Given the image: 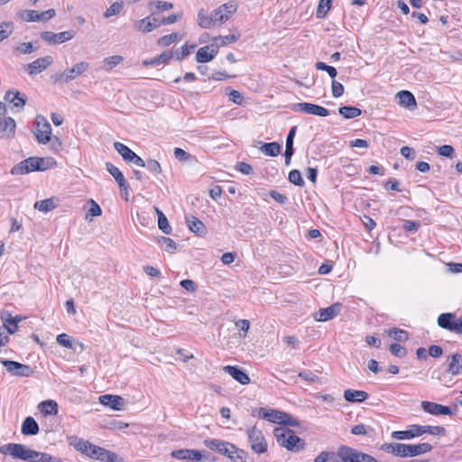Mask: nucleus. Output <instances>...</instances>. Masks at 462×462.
I'll return each mask as SVG.
<instances>
[{
	"label": "nucleus",
	"mask_w": 462,
	"mask_h": 462,
	"mask_svg": "<svg viewBox=\"0 0 462 462\" xmlns=\"http://www.w3.org/2000/svg\"><path fill=\"white\" fill-rule=\"evenodd\" d=\"M5 100L14 104V106L22 108L26 104V97L17 90H8L5 94Z\"/></svg>",
	"instance_id": "nucleus-29"
},
{
	"label": "nucleus",
	"mask_w": 462,
	"mask_h": 462,
	"mask_svg": "<svg viewBox=\"0 0 462 462\" xmlns=\"http://www.w3.org/2000/svg\"><path fill=\"white\" fill-rule=\"evenodd\" d=\"M399 99V104L403 107L414 109L417 106V102L414 96L408 90H402L396 94Z\"/></svg>",
	"instance_id": "nucleus-27"
},
{
	"label": "nucleus",
	"mask_w": 462,
	"mask_h": 462,
	"mask_svg": "<svg viewBox=\"0 0 462 462\" xmlns=\"http://www.w3.org/2000/svg\"><path fill=\"white\" fill-rule=\"evenodd\" d=\"M178 38H179L178 33L172 32V33H170V34H167V35H164V36L159 38L157 41V43L162 47L169 46L171 43L178 41Z\"/></svg>",
	"instance_id": "nucleus-53"
},
{
	"label": "nucleus",
	"mask_w": 462,
	"mask_h": 462,
	"mask_svg": "<svg viewBox=\"0 0 462 462\" xmlns=\"http://www.w3.org/2000/svg\"><path fill=\"white\" fill-rule=\"evenodd\" d=\"M340 308V303H335L328 308L320 309L318 312L315 313L314 319L317 321H327L332 319L338 314Z\"/></svg>",
	"instance_id": "nucleus-20"
},
{
	"label": "nucleus",
	"mask_w": 462,
	"mask_h": 462,
	"mask_svg": "<svg viewBox=\"0 0 462 462\" xmlns=\"http://www.w3.org/2000/svg\"><path fill=\"white\" fill-rule=\"evenodd\" d=\"M172 57H173V53L171 51H163L161 55H159L155 58L143 60V65L144 67H147V66H158L161 64H165Z\"/></svg>",
	"instance_id": "nucleus-33"
},
{
	"label": "nucleus",
	"mask_w": 462,
	"mask_h": 462,
	"mask_svg": "<svg viewBox=\"0 0 462 462\" xmlns=\"http://www.w3.org/2000/svg\"><path fill=\"white\" fill-rule=\"evenodd\" d=\"M0 362L13 375L28 377L33 374L32 368L27 365L7 359H1Z\"/></svg>",
	"instance_id": "nucleus-11"
},
{
	"label": "nucleus",
	"mask_w": 462,
	"mask_h": 462,
	"mask_svg": "<svg viewBox=\"0 0 462 462\" xmlns=\"http://www.w3.org/2000/svg\"><path fill=\"white\" fill-rule=\"evenodd\" d=\"M34 135L39 143L46 144L51 140V126L42 116L36 117V130Z\"/></svg>",
	"instance_id": "nucleus-10"
},
{
	"label": "nucleus",
	"mask_w": 462,
	"mask_h": 462,
	"mask_svg": "<svg viewBox=\"0 0 462 462\" xmlns=\"http://www.w3.org/2000/svg\"><path fill=\"white\" fill-rule=\"evenodd\" d=\"M260 415L262 416L263 419L268 421L282 424V421H284L283 417H286V412L279 411L276 410H266L261 408Z\"/></svg>",
	"instance_id": "nucleus-24"
},
{
	"label": "nucleus",
	"mask_w": 462,
	"mask_h": 462,
	"mask_svg": "<svg viewBox=\"0 0 462 462\" xmlns=\"http://www.w3.org/2000/svg\"><path fill=\"white\" fill-rule=\"evenodd\" d=\"M149 6L151 8L153 7L156 12H161L171 9L173 7V5L170 2L157 0L150 2Z\"/></svg>",
	"instance_id": "nucleus-52"
},
{
	"label": "nucleus",
	"mask_w": 462,
	"mask_h": 462,
	"mask_svg": "<svg viewBox=\"0 0 462 462\" xmlns=\"http://www.w3.org/2000/svg\"><path fill=\"white\" fill-rule=\"evenodd\" d=\"M173 153L175 158L181 162H186L192 159V155L181 148H175Z\"/></svg>",
	"instance_id": "nucleus-56"
},
{
	"label": "nucleus",
	"mask_w": 462,
	"mask_h": 462,
	"mask_svg": "<svg viewBox=\"0 0 462 462\" xmlns=\"http://www.w3.org/2000/svg\"><path fill=\"white\" fill-rule=\"evenodd\" d=\"M71 444L76 448V449L89 457V451L92 448L91 443L83 439H76L75 442H71Z\"/></svg>",
	"instance_id": "nucleus-46"
},
{
	"label": "nucleus",
	"mask_w": 462,
	"mask_h": 462,
	"mask_svg": "<svg viewBox=\"0 0 462 462\" xmlns=\"http://www.w3.org/2000/svg\"><path fill=\"white\" fill-rule=\"evenodd\" d=\"M39 408L44 415H55L58 413V404L52 400L42 402L39 404Z\"/></svg>",
	"instance_id": "nucleus-37"
},
{
	"label": "nucleus",
	"mask_w": 462,
	"mask_h": 462,
	"mask_svg": "<svg viewBox=\"0 0 462 462\" xmlns=\"http://www.w3.org/2000/svg\"><path fill=\"white\" fill-rule=\"evenodd\" d=\"M106 170L115 178L116 181L117 182L120 188V190L124 191L125 194V200H128L127 195L129 185L125 178L124 177L122 171L111 162L106 163Z\"/></svg>",
	"instance_id": "nucleus-16"
},
{
	"label": "nucleus",
	"mask_w": 462,
	"mask_h": 462,
	"mask_svg": "<svg viewBox=\"0 0 462 462\" xmlns=\"http://www.w3.org/2000/svg\"><path fill=\"white\" fill-rule=\"evenodd\" d=\"M432 450V446L430 443H420L417 445L406 444L407 457H416L428 453Z\"/></svg>",
	"instance_id": "nucleus-28"
},
{
	"label": "nucleus",
	"mask_w": 462,
	"mask_h": 462,
	"mask_svg": "<svg viewBox=\"0 0 462 462\" xmlns=\"http://www.w3.org/2000/svg\"><path fill=\"white\" fill-rule=\"evenodd\" d=\"M299 377L302 378L303 380L313 383H322V379L319 376H317L313 372L311 371H302L300 372L298 374Z\"/></svg>",
	"instance_id": "nucleus-49"
},
{
	"label": "nucleus",
	"mask_w": 462,
	"mask_h": 462,
	"mask_svg": "<svg viewBox=\"0 0 462 462\" xmlns=\"http://www.w3.org/2000/svg\"><path fill=\"white\" fill-rule=\"evenodd\" d=\"M159 26V23L152 22V16H147L143 19L137 20L134 23V28L136 31L141 32L143 33L150 32Z\"/></svg>",
	"instance_id": "nucleus-25"
},
{
	"label": "nucleus",
	"mask_w": 462,
	"mask_h": 462,
	"mask_svg": "<svg viewBox=\"0 0 462 462\" xmlns=\"http://www.w3.org/2000/svg\"><path fill=\"white\" fill-rule=\"evenodd\" d=\"M145 167L152 173H160L162 171L161 164L156 160L147 161Z\"/></svg>",
	"instance_id": "nucleus-62"
},
{
	"label": "nucleus",
	"mask_w": 462,
	"mask_h": 462,
	"mask_svg": "<svg viewBox=\"0 0 462 462\" xmlns=\"http://www.w3.org/2000/svg\"><path fill=\"white\" fill-rule=\"evenodd\" d=\"M339 456L342 462H377L372 456L347 446L339 448Z\"/></svg>",
	"instance_id": "nucleus-7"
},
{
	"label": "nucleus",
	"mask_w": 462,
	"mask_h": 462,
	"mask_svg": "<svg viewBox=\"0 0 462 462\" xmlns=\"http://www.w3.org/2000/svg\"><path fill=\"white\" fill-rule=\"evenodd\" d=\"M381 449L386 453L393 454L396 457H406V444L402 443H384Z\"/></svg>",
	"instance_id": "nucleus-23"
},
{
	"label": "nucleus",
	"mask_w": 462,
	"mask_h": 462,
	"mask_svg": "<svg viewBox=\"0 0 462 462\" xmlns=\"http://www.w3.org/2000/svg\"><path fill=\"white\" fill-rule=\"evenodd\" d=\"M236 11V5L232 3L220 5L209 14L202 8L198 13V24L204 29L222 24L229 20Z\"/></svg>",
	"instance_id": "nucleus-1"
},
{
	"label": "nucleus",
	"mask_w": 462,
	"mask_h": 462,
	"mask_svg": "<svg viewBox=\"0 0 462 462\" xmlns=\"http://www.w3.org/2000/svg\"><path fill=\"white\" fill-rule=\"evenodd\" d=\"M29 448L23 444L8 443L0 446V454L10 455L14 458L27 461Z\"/></svg>",
	"instance_id": "nucleus-12"
},
{
	"label": "nucleus",
	"mask_w": 462,
	"mask_h": 462,
	"mask_svg": "<svg viewBox=\"0 0 462 462\" xmlns=\"http://www.w3.org/2000/svg\"><path fill=\"white\" fill-rule=\"evenodd\" d=\"M223 370L241 384H247L250 383L248 374L237 366L226 365L223 367Z\"/></svg>",
	"instance_id": "nucleus-22"
},
{
	"label": "nucleus",
	"mask_w": 462,
	"mask_h": 462,
	"mask_svg": "<svg viewBox=\"0 0 462 462\" xmlns=\"http://www.w3.org/2000/svg\"><path fill=\"white\" fill-rule=\"evenodd\" d=\"M425 433L431 435H445L446 430L441 426L411 425L407 430L393 431L392 433V437L395 439H410Z\"/></svg>",
	"instance_id": "nucleus-4"
},
{
	"label": "nucleus",
	"mask_w": 462,
	"mask_h": 462,
	"mask_svg": "<svg viewBox=\"0 0 462 462\" xmlns=\"http://www.w3.org/2000/svg\"><path fill=\"white\" fill-rule=\"evenodd\" d=\"M172 457L179 460L200 461L202 455L196 449H178L171 452Z\"/></svg>",
	"instance_id": "nucleus-21"
},
{
	"label": "nucleus",
	"mask_w": 462,
	"mask_h": 462,
	"mask_svg": "<svg viewBox=\"0 0 462 462\" xmlns=\"http://www.w3.org/2000/svg\"><path fill=\"white\" fill-rule=\"evenodd\" d=\"M13 32V23L4 22L0 23V42L7 39Z\"/></svg>",
	"instance_id": "nucleus-48"
},
{
	"label": "nucleus",
	"mask_w": 462,
	"mask_h": 462,
	"mask_svg": "<svg viewBox=\"0 0 462 462\" xmlns=\"http://www.w3.org/2000/svg\"><path fill=\"white\" fill-rule=\"evenodd\" d=\"M315 67L317 69L319 70H324L326 71L330 78L332 79H335L337 75V69L332 67V66H328L327 65L326 63L322 62V61H319L315 64Z\"/></svg>",
	"instance_id": "nucleus-54"
},
{
	"label": "nucleus",
	"mask_w": 462,
	"mask_h": 462,
	"mask_svg": "<svg viewBox=\"0 0 462 462\" xmlns=\"http://www.w3.org/2000/svg\"><path fill=\"white\" fill-rule=\"evenodd\" d=\"M158 226L165 235H169L171 233V227L164 214L160 215V219H158Z\"/></svg>",
	"instance_id": "nucleus-55"
},
{
	"label": "nucleus",
	"mask_w": 462,
	"mask_h": 462,
	"mask_svg": "<svg viewBox=\"0 0 462 462\" xmlns=\"http://www.w3.org/2000/svg\"><path fill=\"white\" fill-rule=\"evenodd\" d=\"M296 130H297V127L296 126H293L290 129L289 133H288V135H287V138H286V148H285V152H294V149H293V140H294V137H295V134H296Z\"/></svg>",
	"instance_id": "nucleus-57"
},
{
	"label": "nucleus",
	"mask_w": 462,
	"mask_h": 462,
	"mask_svg": "<svg viewBox=\"0 0 462 462\" xmlns=\"http://www.w3.org/2000/svg\"><path fill=\"white\" fill-rule=\"evenodd\" d=\"M204 444L211 450H217L220 454L227 456L233 462H247V453L236 448L233 444L218 439H206Z\"/></svg>",
	"instance_id": "nucleus-2"
},
{
	"label": "nucleus",
	"mask_w": 462,
	"mask_h": 462,
	"mask_svg": "<svg viewBox=\"0 0 462 462\" xmlns=\"http://www.w3.org/2000/svg\"><path fill=\"white\" fill-rule=\"evenodd\" d=\"M422 410L431 415H453L454 412L448 406H444L436 402L423 401L421 402Z\"/></svg>",
	"instance_id": "nucleus-17"
},
{
	"label": "nucleus",
	"mask_w": 462,
	"mask_h": 462,
	"mask_svg": "<svg viewBox=\"0 0 462 462\" xmlns=\"http://www.w3.org/2000/svg\"><path fill=\"white\" fill-rule=\"evenodd\" d=\"M114 148L127 163L133 158L134 154H135V152H133L128 146L120 142L114 143Z\"/></svg>",
	"instance_id": "nucleus-36"
},
{
	"label": "nucleus",
	"mask_w": 462,
	"mask_h": 462,
	"mask_svg": "<svg viewBox=\"0 0 462 462\" xmlns=\"http://www.w3.org/2000/svg\"><path fill=\"white\" fill-rule=\"evenodd\" d=\"M331 92L334 97H339L344 93V86L340 82L333 79L331 83Z\"/></svg>",
	"instance_id": "nucleus-60"
},
{
	"label": "nucleus",
	"mask_w": 462,
	"mask_h": 462,
	"mask_svg": "<svg viewBox=\"0 0 462 462\" xmlns=\"http://www.w3.org/2000/svg\"><path fill=\"white\" fill-rule=\"evenodd\" d=\"M38 47H34L32 42H23L17 45L14 51L18 55L30 54L35 51Z\"/></svg>",
	"instance_id": "nucleus-42"
},
{
	"label": "nucleus",
	"mask_w": 462,
	"mask_h": 462,
	"mask_svg": "<svg viewBox=\"0 0 462 462\" xmlns=\"http://www.w3.org/2000/svg\"><path fill=\"white\" fill-rule=\"evenodd\" d=\"M50 168L49 159L30 157L14 166L11 170L13 175L26 174L35 171H45Z\"/></svg>",
	"instance_id": "nucleus-5"
},
{
	"label": "nucleus",
	"mask_w": 462,
	"mask_h": 462,
	"mask_svg": "<svg viewBox=\"0 0 462 462\" xmlns=\"http://www.w3.org/2000/svg\"><path fill=\"white\" fill-rule=\"evenodd\" d=\"M187 224L189 226V229L193 232L194 234L202 236L206 235L207 228L202 221H200L196 217L190 216L187 217Z\"/></svg>",
	"instance_id": "nucleus-32"
},
{
	"label": "nucleus",
	"mask_w": 462,
	"mask_h": 462,
	"mask_svg": "<svg viewBox=\"0 0 462 462\" xmlns=\"http://www.w3.org/2000/svg\"><path fill=\"white\" fill-rule=\"evenodd\" d=\"M106 449L100 447L92 445V448L89 451V457L102 461V457H105Z\"/></svg>",
	"instance_id": "nucleus-59"
},
{
	"label": "nucleus",
	"mask_w": 462,
	"mask_h": 462,
	"mask_svg": "<svg viewBox=\"0 0 462 462\" xmlns=\"http://www.w3.org/2000/svg\"><path fill=\"white\" fill-rule=\"evenodd\" d=\"M292 109L294 111H300L306 114L314 115L318 116H328L329 115V111L319 105L311 104V103H297L292 106Z\"/></svg>",
	"instance_id": "nucleus-14"
},
{
	"label": "nucleus",
	"mask_w": 462,
	"mask_h": 462,
	"mask_svg": "<svg viewBox=\"0 0 462 462\" xmlns=\"http://www.w3.org/2000/svg\"><path fill=\"white\" fill-rule=\"evenodd\" d=\"M16 124L14 119L12 117H5L4 123L0 127V133L2 137L6 139H12L15 134Z\"/></svg>",
	"instance_id": "nucleus-30"
},
{
	"label": "nucleus",
	"mask_w": 462,
	"mask_h": 462,
	"mask_svg": "<svg viewBox=\"0 0 462 462\" xmlns=\"http://www.w3.org/2000/svg\"><path fill=\"white\" fill-rule=\"evenodd\" d=\"M99 402L103 405L109 406L115 411L124 410L125 401L119 395L105 394L99 397Z\"/></svg>",
	"instance_id": "nucleus-19"
},
{
	"label": "nucleus",
	"mask_w": 462,
	"mask_h": 462,
	"mask_svg": "<svg viewBox=\"0 0 462 462\" xmlns=\"http://www.w3.org/2000/svg\"><path fill=\"white\" fill-rule=\"evenodd\" d=\"M124 8L123 1L114 2L104 13L105 18H110L111 16L116 15L121 13Z\"/></svg>",
	"instance_id": "nucleus-41"
},
{
	"label": "nucleus",
	"mask_w": 462,
	"mask_h": 462,
	"mask_svg": "<svg viewBox=\"0 0 462 462\" xmlns=\"http://www.w3.org/2000/svg\"><path fill=\"white\" fill-rule=\"evenodd\" d=\"M21 18L25 22H42V13L35 10L23 11Z\"/></svg>",
	"instance_id": "nucleus-43"
},
{
	"label": "nucleus",
	"mask_w": 462,
	"mask_h": 462,
	"mask_svg": "<svg viewBox=\"0 0 462 462\" xmlns=\"http://www.w3.org/2000/svg\"><path fill=\"white\" fill-rule=\"evenodd\" d=\"M39 432V425L32 417H27L22 425L23 435H36Z\"/></svg>",
	"instance_id": "nucleus-34"
},
{
	"label": "nucleus",
	"mask_w": 462,
	"mask_h": 462,
	"mask_svg": "<svg viewBox=\"0 0 462 462\" xmlns=\"http://www.w3.org/2000/svg\"><path fill=\"white\" fill-rule=\"evenodd\" d=\"M57 207L53 198L46 199L35 202L34 208L41 212H49L53 210Z\"/></svg>",
	"instance_id": "nucleus-39"
},
{
	"label": "nucleus",
	"mask_w": 462,
	"mask_h": 462,
	"mask_svg": "<svg viewBox=\"0 0 462 462\" xmlns=\"http://www.w3.org/2000/svg\"><path fill=\"white\" fill-rule=\"evenodd\" d=\"M288 179L291 183L299 187H303L305 184V181L301 177V173L298 170L291 171Z\"/></svg>",
	"instance_id": "nucleus-51"
},
{
	"label": "nucleus",
	"mask_w": 462,
	"mask_h": 462,
	"mask_svg": "<svg viewBox=\"0 0 462 462\" xmlns=\"http://www.w3.org/2000/svg\"><path fill=\"white\" fill-rule=\"evenodd\" d=\"M217 52V46H216V44L211 43L209 45L201 47L196 53V60L199 63H207L212 60Z\"/></svg>",
	"instance_id": "nucleus-18"
},
{
	"label": "nucleus",
	"mask_w": 462,
	"mask_h": 462,
	"mask_svg": "<svg viewBox=\"0 0 462 462\" xmlns=\"http://www.w3.org/2000/svg\"><path fill=\"white\" fill-rule=\"evenodd\" d=\"M38 462H62V460L50 454L41 452Z\"/></svg>",
	"instance_id": "nucleus-64"
},
{
	"label": "nucleus",
	"mask_w": 462,
	"mask_h": 462,
	"mask_svg": "<svg viewBox=\"0 0 462 462\" xmlns=\"http://www.w3.org/2000/svg\"><path fill=\"white\" fill-rule=\"evenodd\" d=\"M248 441L251 448L257 454H263L267 451V442L263 432L255 426L247 430Z\"/></svg>",
	"instance_id": "nucleus-9"
},
{
	"label": "nucleus",
	"mask_w": 462,
	"mask_h": 462,
	"mask_svg": "<svg viewBox=\"0 0 462 462\" xmlns=\"http://www.w3.org/2000/svg\"><path fill=\"white\" fill-rule=\"evenodd\" d=\"M438 154L443 157H452L454 153V148L451 145H441L437 148Z\"/></svg>",
	"instance_id": "nucleus-61"
},
{
	"label": "nucleus",
	"mask_w": 462,
	"mask_h": 462,
	"mask_svg": "<svg viewBox=\"0 0 462 462\" xmlns=\"http://www.w3.org/2000/svg\"><path fill=\"white\" fill-rule=\"evenodd\" d=\"M273 434L278 444L289 451L299 452L304 448V440L290 429L284 427L276 428Z\"/></svg>",
	"instance_id": "nucleus-3"
},
{
	"label": "nucleus",
	"mask_w": 462,
	"mask_h": 462,
	"mask_svg": "<svg viewBox=\"0 0 462 462\" xmlns=\"http://www.w3.org/2000/svg\"><path fill=\"white\" fill-rule=\"evenodd\" d=\"M338 113L344 118L351 119L357 117L361 115L362 111L358 107L351 106H344L339 107Z\"/></svg>",
	"instance_id": "nucleus-38"
},
{
	"label": "nucleus",
	"mask_w": 462,
	"mask_h": 462,
	"mask_svg": "<svg viewBox=\"0 0 462 462\" xmlns=\"http://www.w3.org/2000/svg\"><path fill=\"white\" fill-rule=\"evenodd\" d=\"M389 336L393 337L394 340L398 342H405L409 339L408 333L400 328H392L389 330Z\"/></svg>",
	"instance_id": "nucleus-44"
},
{
	"label": "nucleus",
	"mask_w": 462,
	"mask_h": 462,
	"mask_svg": "<svg viewBox=\"0 0 462 462\" xmlns=\"http://www.w3.org/2000/svg\"><path fill=\"white\" fill-rule=\"evenodd\" d=\"M123 60H124V58L121 55H114V56L107 57L104 60L105 69L106 70H110L114 67H116V65L121 63L123 61Z\"/></svg>",
	"instance_id": "nucleus-50"
},
{
	"label": "nucleus",
	"mask_w": 462,
	"mask_h": 462,
	"mask_svg": "<svg viewBox=\"0 0 462 462\" xmlns=\"http://www.w3.org/2000/svg\"><path fill=\"white\" fill-rule=\"evenodd\" d=\"M260 150L265 155L275 157L281 153L282 146L277 142L265 143L260 147Z\"/></svg>",
	"instance_id": "nucleus-35"
},
{
	"label": "nucleus",
	"mask_w": 462,
	"mask_h": 462,
	"mask_svg": "<svg viewBox=\"0 0 462 462\" xmlns=\"http://www.w3.org/2000/svg\"><path fill=\"white\" fill-rule=\"evenodd\" d=\"M53 62V59L51 56H45L42 58H38L32 62L29 63L25 67V71L30 76H34L40 74L44 69H46L51 63Z\"/></svg>",
	"instance_id": "nucleus-15"
},
{
	"label": "nucleus",
	"mask_w": 462,
	"mask_h": 462,
	"mask_svg": "<svg viewBox=\"0 0 462 462\" xmlns=\"http://www.w3.org/2000/svg\"><path fill=\"white\" fill-rule=\"evenodd\" d=\"M88 69L89 63L87 61H81L76 63L71 69H68L52 75L51 79L54 84H66L86 72Z\"/></svg>",
	"instance_id": "nucleus-6"
},
{
	"label": "nucleus",
	"mask_w": 462,
	"mask_h": 462,
	"mask_svg": "<svg viewBox=\"0 0 462 462\" xmlns=\"http://www.w3.org/2000/svg\"><path fill=\"white\" fill-rule=\"evenodd\" d=\"M56 341L60 346L67 347L69 349L77 350V347L72 343L71 338L65 333L60 334L56 337Z\"/></svg>",
	"instance_id": "nucleus-47"
},
{
	"label": "nucleus",
	"mask_w": 462,
	"mask_h": 462,
	"mask_svg": "<svg viewBox=\"0 0 462 462\" xmlns=\"http://www.w3.org/2000/svg\"><path fill=\"white\" fill-rule=\"evenodd\" d=\"M344 398L348 402H363L368 398L365 391L347 389L344 392Z\"/></svg>",
	"instance_id": "nucleus-31"
},
{
	"label": "nucleus",
	"mask_w": 462,
	"mask_h": 462,
	"mask_svg": "<svg viewBox=\"0 0 462 462\" xmlns=\"http://www.w3.org/2000/svg\"><path fill=\"white\" fill-rule=\"evenodd\" d=\"M438 325L444 329L462 335V319L451 312L442 313L438 317Z\"/></svg>",
	"instance_id": "nucleus-8"
},
{
	"label": "nucleus",
	"mask_w": 462,
	"mask_h": 462,
	"mask_svg": "<svg viewBox=\"0 0 462 462\" xmlns=\"http://www.w3.org/2000/svg\"><path fill=\"white\" fill-rule=\"evenodd\" d=\"M103 462H123L122 457H118L116 453L106 451L105 457H102Z\"/></svg>",
	"instance_id": "nucleus-63"
},
{
	"label": "nucleus",
	"mask_w": 462,
	"mask_h": 462,
	"mask_svg": "<svg viewBox=\"0 0 462 462\" xmlns=\"http://www.w3.org/2000/svg\"><path fill=\"white\" fill-rule=\"evenodd\" d=\"M448 358H450V362L447 367V373L453 376L458 375L462 372V355L456 353Z\"/></svg>",
	"instance_id": "nucleus-26"
},
{
	"label": "nucleus",
	"mask_w": 462,
	"mask_h": 462,
	"mask_svg": "<svg viewBox=\"0 0 462 462\" xmlns=\"http://www.w3.org/2000/svg\"><path fill=\"white\" fill-rule=\"evenodd\" d=\"M237 40H238V36H236L235 34H228L226 36L215 37L213 39L212 43L216 44V46H217V50H218L220 47L236 42Z\"/></svg>",
	"instance_id": "nucleus-40"
},
{
	"label": "nucleus",
	"mask_w": 462,
	"mask_h": 462,
	"mask_svg": "<svg viewBox=\"0 0 462 462\" xmlns=\"http://www.w3.org/2000/svg\"><path fill=\"white\" fill-rule=\"evenodd\" d=\"M390 352L397 357H404L407 354L406 349L400 344L393 343L389 347Z\"/></svg>",
	"instance_id": "nucleus-58"
},
{
	"label": "nucleus",
	"mask_w": 462,
	"mask_h": 462,
	"mask_svg": "<svg viewBox=\"0 0 462 462\" xmlns=\"http://www.w3.org/2000/svg\"><path fill=\"white\" fill-rule=\"evenodd\" d=\"M76 32L72 30L54 33L52 32H41V38L49 44H60L73 39Z\"/></svg>",
	"instance_id": "nucleus-13"
},
{
	"label": "nucleus",
	"mask_w": 462,
	"mask_h": 462,
	"mask_svg": "<svg viewBox=\"0 0 462 462\" xmlns=\"http://www.w3.org/2000/svg\"><path fill=\"white\" fill-rule=\"evenodd\" d=\"M2 319L4 320V326L7 329L8 333L14 334L17 330V320H15V318H13L11 314H7L6 318L2 316Z\"/></svg>",
	"instance_id": "nucleus-45"
}]
</instances>
